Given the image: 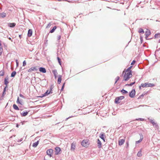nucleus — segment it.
Returning <instances> with one entry per match:
<instances>
[{
	"mask_svg": "<svg viewBox=\"0 0 160 160\" xmlns=\"http://www.w3.org/2000/svg\"><path fill=\"white\" fill-rule=\"evenodd\" d=\"M155 86V84L153 83H148V82L144 83H142L141 86L142 88L152 87Z\"/></svg>",
	"mask_w": 160,
	"mask_h": 160,
	"instance_id": "1",
	"label": "nucleus"
},
{
	"mask_svg": "<svg viewBox=\"0 0 160 160\" xmlns=\"http://www.w3.org/2000/svg\"><path fill=\"white\" fill-rule=\"evenodd\" d=\"M89 144V143L87 140H83L81 142V145L85 147H88Z\"/></svg>",
	"mask_w": 160,
	"mask_h": 160,
	"instance_id": "2",
	"label": "nucleus"
},
{
	"mask_svg": "<svg viewBox=\"0 0 160 160\" xmlns=\"http://www.w3.org/2000/svg\"><path fill=\"white\" fill-rule=\"evenodd\" d=\"M124 98V96H122L117 97L115 99V103L116 104L119 103L120 102V101H119L123 99Z\"/></svg>",
	"mask_w": 160,
	"mask_h": 160,
	"instance_id": "3",
	"label": "nucleus"
},
{
	"mask_svg": "<svg viewBox=\"0 0 160 160\" xmlns=\"http://www.w3.org/2000/svg\"><path fill=\"white\" fill-rule=\"evenodd\" d=\"M135 89H132L129 93V96L131 98H133L134 97L135 95Z\"/></svg>",
	"mask_w": 160,
	"mask_h": 160,
	"instance_id": "4",
	"label": "nucleus"
},
{
	"mask_svg": "<svg viewBox=\"0 0 160 160\" xmlns=\"http://www.w3.org/2000/svg\"><path fill=\"white\" fill-rule=\"evenodd\" d=\"M131 77H132L131 76H129V75H127L126 72L123 75L124 78L122 81H127Z\"/></svg>",
	"mask_w": 160,
	"mask_h": 160,
	"instance_id": "5",
	"label": "nucleus"
},
{
	"mask_svg": "<svg viewBox=\"0 0 160 160\" xmlns=\"http://www.w3.org/2000/svg\"><path fill=\"white\" fill-rule=\"evenodd\" d=\"M46 153L50 157H51L52 156L53 150L51 149H48Z\"/></svg>",
	"mask_w": 160,
	"mask_h": 160,
	"instance_id": "6",
	"label": "nucleus"
},
{
	"mask_svg": "<svg viewBox=\"0 0 160 160\" xmlns=\"http://www.w3.org/2000/svg\"><path fill=\"white\" fill-rule=\"evenodd\" d=\"M61 151V149L59 147H56L55 148V154L57 155L59 154Z\"/></svg>",
	"mask_w": 160,
	"mask_h": 160,
	"instance_id": "7",
	"label": "nucleus"
},
{
	"mask_svg": "<svg viewBox=\"0 0 160 160\" xmlns=\"http://www.w3.org/2000/svg\"><path fill=\"white\" fill-rule=\"evenodd\" d=\"M151 34V32L150 30H147L145 32V38L147 40H149L150 39L148 38V37Z\"/></svg>",
	"mask_w": 160,
	"mask_h": 160,
	"instance_id": "8",
	"label": "nucleus"
},
{
	"mask_svg": "<svg viewBox=\"0 0 160 160\" xmlns=\"http://www.w3.org/2000/svg\"><path fill=\"white\" fill-rule=\"evenodd\" d=\"M148 119L149 120L150 122L154 126H155V128H157L158 127V125L157 123L156 122H155L154 121H153V120L152 119H149V118H148Z\"/></svg>",
	"mask_w": 160,
	"mask_h": 160,
	"instance_id": "9",
	"label": "nucleus"
},
{
	"mask_svg": "<svg viewBox=\"0 0 160 160\" xmlns=\"http://www.w3.org/2000/svg\"><path fill=\"white\" fill-rule=\"evenodd\" d=\"M99 137L101 138L104 142H105V138L106 137L104 133H100Z\"/></svg>",
	"mask_w": 160,
	"mask_h": 160,
	"instance_id": "10",
	"label": "nucleus"
},
{
	"mask_svg": "<svg viewBox=\"0 0 160 160\" xmlns=\"http://www.w3.org/2000/svg\"><path fill=\"white\" fill-rule=\"evenodd\" d=\"M38 69H37L35 67H33L28 70V72H31L32 71H37Z\"/></svg>",
	"mask_w": 160,
	"mask_h": 160,
	"instance_id": "11",
	"label": "nucleus"
},
{
	"mask_svg": "<svg viewBox=\"0 0 160 160\" xmlns=\"http://www.w3.org/2000/svg\"><path fill=\"white\" fill-rule=\"evenodd\" d=\"M139 135L140 136V139L139 140L136 141V144H138V143H139L143 139V136L142 134L141 133H140Z\"/></svg>",
	"mask_w": 160,
	"mask_h": 160,
	"instance_id": "12",
	"label": "nucleus"
},
{
	"mask_svg": "<svg viewBox=\"0 0 160 160\" xmlns=\"http://www.w3.org/2000/svg\"><path fill=\"white\" fill-rule=\"evenodd\" d=\"M50 92H49V90H48L46 92L44 93V94H42V96H40L39 97L40 98H42L43 97H45L48 95L49 94H50Z\"/></svg>",
	"mask_w": 160,
	"mask_h": 160,
	"instance_id": "13",
	"label": "nucleus"
},
{
	"mask_svg": "<svg viewBox=\"0 0 160 160\" xmlns=\"http://www.w3.org/2000/svg\"><path fill=\"white\" fill-rule=\"evenodd\" d=\"M8 76H7L5 78L4 82V84L6 85L5 87H6V88H7L8 84L9 83V82L8 81Z\"/></svg>",
	"mask_w": 160,
	"mask_h": 160,
	"instance_id": "14",
	"label": "nucleus"
},
{
	"mask_svg": "<svg viewBox=\"0 0 160 160\" xmlns=\"http://www.w3.org/2000/svg\"><path fill=\"white\" fill-rule=\"evenodd\" d=\"M125 141V139H121L118 141V144L120 146L122 145Z\"/></svg>",
	"mask_w": 160,
	"mask_h": 160,
	"instance_id": "15",
	"label": "nucleus"
},
{
	"mask_svg": "<svg viewBox=\"0 0 160 160\" xmlns=\"http://www.w3.org/2000/svg\"><path fill=\"white\" fill-rule=\"evenodd\" d=\"M76 147L75 142H73L71 144V150L72 151H74Z\"/></svg>",
	"mask_w": 160,
	"mask_h": 160,
	"instance_id": "16",
	"label": "nucleus"
},
{
	"mask_svg": "<svg viewBox=\"0 0 160 160\" xmlns=\"http://www.w3.org/2000/svg\"><path fill=\"white\" fill-rule=\"evenodd\" d=\"M8 26L10 28H13L14 27L16 24L15 23H8Z\"/></svg>",
	"mask_w": 160,
	"mask_h": 160,
	"instance_id": "17",
	"label": "nucleus"
},
{
	"mask_svg": "<svg viewBox=\"0 0 160 160\" xmlns=\"http://www.w3.org/2000/svg\"><path fill=\"white\" fill-rule=\"evenodd\" d=\"M39 71L41 72H42L43 73H45L46 72V69L43 67H40L39 68Z\"/></svg>",
	"mask_w": 160,
	"mask_h": 160,
	"instance_id": "18",
	"label": "nucleus"
},
{
	"mask_svg": "<svg viewBox=\"0 0 160 160\" xmlns=\"http://www.w3.org/2000/svg\"><path fill=\"white\" fill-rule=\"evenodd\" d=\"M97 144L99 148H100L102 147V143L99 139H97Z\"/></svg>",
	"mask_w": 160,
	"mask_h": 160,
	"instance_id": "19",
	"label": "nucleus"
},
{
	"mask_svg": "<svg viewBox=\"0 0 160 160\" xmlns=\"http://www.w3.org/2000/svg\"><path fill=\"white\" fill-rule=\"evenodd\" d=\"M29 111H28V112L26 111V112H23L21 113V116L22 117H25L26 116H27L29 112Z\"/></svg>",
	"mask_w": 160,
	"mask_h": 160,
	"instance_id": "20",
	"label": "nucleus"
},
{
	"mask_svg": "<svg viewBox=\"0 0 160 160\" xmlns=\"http://www.w3.org/2000/svg\"><path fill=\"white\" fill-rule=\"evenodd\" d=\"M32 30L31 29H29L28 30V36L29 37H30L32 35Z\"/></svg>",
	"mask_w": 160,
	"mask_h": 160,
	"instance_id": "21",
	"label": "nucleus"
},
{
	"mask_svg": "<svg viewBox=\"0 0 160 160\" xmlns=\"http://www.w3.org/2000/svg\"><path fill=\"white\" fill-rule=\"evenodd\" d=\"M62 75H58V84H60L62 80Z\"/></svg>",
	"mask_w": 160,
	"mask_h": 160,
	"instance_id": "22",
	"label": "nucleus"
},
{
	"mask_svg": "<svg viewBox=\"0 0 160 160\" xmlns=\"http://www.w3.org/2000/svg\"><path fill=\"white\" fill-rule=\"evenodd\" d=\"M39 142V141H38L37 142H36L34 143H33L32 144V146L34 148L36 147L38 145V144Z\"/></svg>",
	"mask_w": 160,
	"mask_h": 160,
	"instance_id": "23",
	"label": "nucleus"
},
{
	"mask_svg": "<svg viewBox=\"0 0 160 160\" xmlns=\"http://www.w3.org/2000/svg\"><path fill=\"white\" fill-rule=\"evenodd\" d=\"M6 16V13L3 12L0 13V18H3Z\"/></svg>",
	"mask_w": 160,
	"mask_h": 160,
	"instance_id": "24",
	"label": "nucleus"
},
{
	"mask_svg": "<svg viewBox=\"0 0 160 160\" xmlns=\"http://www.w3.org/2000/svg\"><path fill=\"white\" fill-rule=\"evenodd\" d=\"M6 87H5L4 88V89H3V91L2 94V96L1 97L2 98H3L4 97L5 95L6 94L5 92H6Z\"/></svg>",
	"mask_w": 160,
	"mask_h": 160,
	"instance_id": "25",
	"label": "nucleus"
},
{
	"mask_svg": "<svg viewBox=\"0 0 160 160\" xmlns=\"http://www.w3.org/2000/svg\"><path fill=\"white\" fill-rule=\"evenodd\" d=\"M13 108L15 110H19V109L17 106L15 104H14L13 105Z\"/></svg>",
	"mask_w": 160,
	"mask_h": 160,
	"instance_id": "26",
	"label": "nucleus"
},
{
	"mask_svg": "<svg viewBox=\"0 0 160 160\" xmlns=\"http://www.w3.org/2000/svg\"><path fill=\"white\" fill-rule=\"evenodd\" d=\"M120 92L122 93L123 94H126V93H128V92L126 90L122 89V90H121L120 91Z\"/></svg>",
	"mask_w": 160,
	"mask_h": 160,
	"instance_id": "27",
	"label": "nucleus"
},
{
	"mask_svg": "<svg viewBox=\"0 0 160 160\" xmlns=\"http://www.w3.org/2000/svg\"><path fill=\"white\" fill-rule=\"evenodd\" d=\"M52 73L54 74V76H55V78H56L57 75L58 74V72H57V70H54L52 71Z\"/></svg>",
	"mask_w": 160,
	"mask_h": 160,
	"instance_id": "28",
	"label": "nucleus"
},
{
	"mask_svg": "<svg viewBox=\"0 0 160 160\" xmlns=\"http://www.w3.org/2000/svg\"><path fill=\"white\" fill-rule=\"evenodd\" d=\"M138 32L139 33H144L143 30L142 28H139Z\"/></svg>",
	"mask_w": 160,
	"mask_h": 160,
	"instance_id": "29",
	"label": "nucleus"
},
{
	"mask_svg": "<svg viewBox=\"0 0 160 160\" xmlns=\"http://www.w3.org/2000/svg\"><path fill=\"white\" fill-rule=\"evenodd\" d=\"M16 71H13L11 73V77H15V75H16Z\"/></svg>",
	"mask_w": 160,
	"mask_h": 160,
	"instance_id": "30",
	"label": "nucleus"
},
{
	"mask_svg": "<svg viewBox=\"0 0 160 160\" xmlns=\"http://www.w3.org/2000/svg\"><path fill=\"white\" fill-rule=\"evenodd\" d=\"M57 27L55 26H54L52 29L51 30H50L49 32L50 33H53L54 32L55 30L56 29Z\"/></svg>",
	"mask_w": 160,
	"mask_h": 160,
	"instance_id": "31",
	"label": "nucleus"
},
{
	"mask_svg": "<svg viewBox=\"0 0 160 160\" xmlns=\"http://www.w3.org/2000/svg\"><path fill=\"white\" fill-rule=\"evenodd\" d=\"M53 88V85H52L50 86L49 88V92H50V93H52V89Z\"/></svg>",
	"mask_w": 160,
	"mask_h": 160,
	"instance_id": "32",
	"label": "nucleus"
},
{
	"mask_svg": "<svg viewBox=\"0 0 160 160\" xmlns=\"http://www.w3.org/2000/svg\"><path fill=\"white\" fill-rule=\"evenodd\" d=\"M127 73H126V74L129 75V76H131V77L132 76V72L131 71H129L127 72Z\"/></svg>",
	"mask_w": 160,
	"mask_h": 160,
	"instance_id": "33",
	"label": "nucleus"
},
{
	"mask_svg": "<svg viewBox=\"0 0 160 160\" xmlns=\"http://www.w3.org/2000/svg\"><path fill=\"white\" fill-rule=\"evenodd\" d=\"M135 83V82H132L130 84H126V86H131L134 84Z\"/></svg>",
	"mask_w": 160,
	"mask_h": 160,
	"instance_id": "34",
	"label": "nucleus"
},
{
	"mask_svg": "<svg viewBox=\"0 0 160 160\" xmlns=\"http://www.w3.org/2000/svg\"><path fill=\"white\" fill-rule=\"evenodd\" d=\"M155 38H158L160 37V34L158 33H157L155 34L154 35Z\"/></svg>",
	"mask_w": 160,
	"mask_h": 160,
	"instance_id": "35",
	"label": "nucleus"
},
{
	"mask_svg": "<svg viewBox=\"0 0 160 160\" xmlns=\"http://www.w3.org/2000/svg\"><path fill=\"white\" fill-rule=\"evenodd\" d=\"M137 155L138 157H140L142 156V154L141 153V151H139L138 152V153L137 154Z\"/></svg>",
	"mask_w": 160,
	"mask_h": 160,
	"instance_id": "36",
	"label": "nucleus"
},
{
	"mask_svg": "<svg viewBox=\"0 0 160 160\" xmlns=\"http://www.w3.org/2000/svg\"><path fill=\"white\" fill-rule=\"evenodd\" d=\"M4 72L3 70L0 71V76H3L4 75Z\"/></svg>",
	"mask_w": 160,
	"mask_h": 160,
	"instance_id": "37",
	"label": "nucleus"
},
{
	"mask_svg": "<svg viewBox=\"0 0 160 160\" xmlns=\"http://www.w3.org/2000/svg\"><path fill=\"white\" fill-rule=\"evenodd\" d=\"M146 94V93H142V95H140L139 97L138 98V99H139L140 98H142L143 97H144V95H145Z\"/></svg>",
	"mask_w": 160,
	"mask_h": 160,
	"instance_id": "38",
	"label": "nucleus"
},
{
	"mask_svg": "<svg viewBox=\"0 0 160 160\" xmlns=\"http://www.w3.org/2000/svg\"><path fill=\"white\" fill-rule=\"evenodd\" d=\"M132 66H131L129 67H128L126 70V72H127L131 70V68H132Z\"/></svg>",
	"mask_w": 160,
	"mask_h": 160,
	"instance_id": "39",
	"label": "nucleus"
},
{
	"mask_svg": "<svg viewBox=\"0 0 160 160\" xmlns=\"http://www.w3.org/2000/svg\"><path fill=\"white\" fill-rule=\"evenodd\" d=\"M2 46L1 41L0 40V51L2 52Z\"/></svg>",
	"mask_w": 160,
	"mask_h": 160,
	"instance_id": "40",
	"label": "nucleus"
},
{
	"mask_svg": "<svg viewBox=\"0 0 160 160\" xmlns=\"http://www.w3.org/2000/svg\"><path fill=\"white\" fill-rule=\"evenodd\" d=\"M17 103H19L21 105H22V103L19 101V98L18 97V99H17Z\"/></svg>",
	"mask_w": 160,
	"mask_h": 160,
	"instance_id": "41",
	"label": "nucleus"
},
{
	"mask_svg": "<svg viewBox=\"0 0 160 160\" xmlns=\"http://www.w3.org/2000/svg\"><path fill=\"white\" fill-rule=\"evenodd\" d=\"M120 78L119 76H117L115 78L116 81L115 82V84L118 81L119 79Z\"/></svg>",
	"mask_w": 160,
	"mask_h": 160,
	"instance_id": "42",
	"label": "nucleus"
},
{
	"mask_svg": "<svg viewBox=\"0 0 160 160\" xmlns=\"http://www.w3.org/2000/svg\"><path fill=\"white\" fill-rule=\"evenodd\" d=\"M57 59H58V62L59 64L61 65V61L60 58H59V57H58L57 58Z\"/></svg>",
	"mask_w": 160,
	"mask_h": 160,
	"instance_id": "43",
	"label": "nucleus"
},
{
	"mask_svg": "<svg viewBox=\"0 0 160 160\" xmlns=\"http://www.w3.org/2000/svg\"><path fill=\"white\" fill-rule=\"evenodd\" d=\"M26 65V61L24 60L23 62V66H24Z\"/></svg>",
	"mask_w": 160,
	"mask_h": 160,
	"instance_id": "44",
	"label": "nucleus"
},
{
	"mask_svg": "<svg viewBox=\"0 0 160 160\" xmlns=\"http://www.w3.org/2000/svg\"><path fill=\"white\" fill-rule=\"evenodd\" d=\"M135 62H136V61L135 60H133L132 62H131V64L132 65H133L135 63Z\"/></svg>",
	"mask_w": 160,
	"mask_h": 160,
	"instance_id": "45",
	"label": "nucleus"
},
{
	"mask_svg": "<svg viewBox=\"0 0 160 160\" xmlns=\"http://www.w3.org/2000/svg\"><path fill=\"white\" fill-rule=\"evenodd\" d=\"M19 96L20 97H21V98H25V97L24 96H23V95H22L21 94H19Z\"/></svg>",
	"mask_w": 160,
	"mask_h": 160,
	"instance_id": "46",
	"label": "nucleus"
},
{
	"mask_svg": "<svg viewBox=\"0 0 160 160\" xmlns=\"http://www.w3.org/2000/svg\"><path fill=\"white\" fill-rule=\"evenodd\" d=\"M61 35H59L58 37V40H59L61 38Z\"/></svg>",
	"mask_w": 160,
	"mask_h": 160,
	"instance_id": "47",
	"label": "nucleus"
},
{
	"mask_svg": "<svg viewBox=\"0 0 160 160\" xmlns=\"http://www.w3.org/2000/svg\"><path fill=\"white\" fill-rule=\"evenodd\" d=\"M140 120V121H142L144 119L142 118H139L138 119H136V120Z\"/></svg>",
	"mask_w": 160,
	"mask_h": 160,
	"instance_id": "48",
	"label": "nucleus"
},
{
	"mask_svg": "<svg viewBox=\"0 0 160 160\" xmlns=\"http://www.w3.org/2000/svg\"><path fill=\"white\" fill-rule=\"evenodd\" d=\"M73 117L72 116H70V117H69L68 118H67L66 119H65V121H67L68 119L70 118H71V117Z\"/></svg>",
	"mask_w": 160,
	"mask_h": 160,
	"instance_id": "49",
	"label": "nucleus"
},
{
	"mask_svg": "<svg viewBox=\"0 0 160 160\" xmlns=\"http://www.w3.org/2000/svg\"><path fill=\"white\" fill-rule=\"evenodd\" d=\"M140 38L141 43H142V42L143 41L142 38L141 37Z\"/></svg>",
	"mask_w": 160,
	"mask_h": 160,
	"instance_id": "50",
	"label": "nucleus"
},
{
	"mask_svg": "<svg viewBox=\"0 0 160 160\" xmlns=\"http://www.w3.org/2000/svg\"><path fill=\"white\" fill-rule=\"evenodd\" d=\"M51 24L50 23H49L48 24L47 27H50L51 26Z\"/></svg>",
	"mask_w": 160,
	"mask_h": 160,
	"instance_id": "51",
	"label": "nucleus"
},
{
	"mask_svg": "<svg viewBox=\"0 0 160 160\" xmlns=\"http://www.w3.org/2000/svg\"><path fill=\"white\" fill-rule=\"evenodd\" d=\"M64 88V87L62 86V88L61 89V91H63V90Z\"/></svg>",
	"mask_w": 160,
	"mask_h": 160,
	"instance_id": "52",
	"label": "nucleus"
},
{
	"mask_svg": "<svg viewBox=\"0 0 160 160\" xmlns=\"http://www.w3.org/2000/svg\"><path fill=\"white\" fill-rule=\"evenodd\" d=\"M146 106V105H139V106L138 107H143L144 106Z\"/></svg>",
	"mask_w": 160,
	"mask_h": 160,
	"instance_id": "53",
	"label": "nucleus"
},
{
	"mask_svg": "<svg viewBox=\"0 0 160 160\" xmlns=\"http://www.w3.org/2000/svg\"><path fill=\"white\" fill-rule=\"evenodd\" d=\"M22 139H20L19 140H18V142H20L22 141Z\"/></svg>",
	"mask_w": 160,
	"mask_h": 160,
	"instance_id": "54",
	"label": "nucleus"
},
{
	"mask_svg": "<svg viewBox=\"0 0 160 160\" xmlns=\"http://www.w3.org/2000/svg\"><path fill=\"white\" fill-rule=\"evenodd\" d=\"M19 37L20 39H21V38H22V35H19Z\"/></svg>",
	"mask_w": 160,
	"mask_h": 160,
	"instance_id": "55",
	"label": "nucleus"
},
{
	"mask_svg": "<svg viewBox=\"0 0 160 160\" xmlns=\"http://www.w3.org/2000/svg\"><path fill=\"white\" fill-rule=\"evenodd\" d=\"M126 144H127V146L128 147V145H129V144H128V142H127L126 143Z\"/></svg>",
	"mask_w": 160,
	"mask_h": 160,
	"instance_id": "56",
	"label": "nucleus"
},
{
	"mask_svg": "<svg viewBox=\"0 0 160 160\" xmlns=\"http://www.w3.org/2000/svg\"><path fill=\"white\" fill-rule=\"evenodd\" d=\"M65 84V82L63 84L62 86L64 87Z\"/></svg>",
	"mask_w": 160,
	"mask_h": 160,
	"instance_id": "57",
	"label": "nucleus"
},
{
	"mask_svg": "<svg viewBox=\"0 0 160 160\" xmlns=\"http://www.w3.org/2000/svg\"><path fill=\"white\" fill-rule=\"evenodd\" d=\"M2 52V51H0V55H1Z\"/></svg>",
	"mask_w": 160,
	"mask_h": 160,
	"instance_id": "58",
	"label": "nucleus"
},
{
	"mask_svg": "<svg viewBox=\"0 0 160 160\" xmlns=\"http://www.w3.org/2000/svg\"><path fill=\"white\" fill-rule=\"evenodd\" d=\"M18 126H19V125L18 124H17V125H16V127H18Z\"/></svg>",
	"mask_w": 160,
	"mask_h": 160,
	"instance_id": "59",
	"label": "nucleus"
},
{
	"mask_svg": "<svg viewBox=\"0 0 160 160\" xmlns=\"http://www.w3.org/2000/svg\"><path fill=\"white\" fill-rule=\"evenodd\" d=\"M8 39L10 40H11V38H8Z\"/></svg>",
	"mask_w": 160,
	"mask_h": 160,
	"instance_id": "60",
	"label": "nucleus"
},
{
	"mask_svg": "<svg viewBox=\"0 0 160 160\" xmlns=\"http://www.w3.org/2000/svg\"><path fill=\"white\" fill-rule=\"evenodd\" d=\"M16 64H17V65L18 66V62H16Z\"/></svg>",
	"mask_w": 160,
	"mask_h": 160,
	"instance_id": "61",
	"label": "nucleus"
},
{
	"mask_svg": "<svg viewBox=\"0 0 160 160\" xmlns=\"http://www.w3.org/2000/svg\"><path fill=\"white\" fill-rule=\"evenodd\" d=\"M141 85L139 87V88L140 89H141Z\"/></svg>",
	"mask_w": 160,
	"mask_h": 160,
	"instance_id": "62",
	"label": "nucleus"
},
{
	"mask_svg": "<svg viewBox=\"0 0 160 160\" xmlns=\"http://www.w3.org/2000/svg\"><path fill=\"white\" fill-rule=\"evenodd\" d=\"M59 123H60V122H58V123H57L55 124V125H57V124H59Z\"/></svg>",
	"mask_w": 160,
	"mask_h": 160,
	"instance_id": "63",
	"label": "nucleus"
},
{
	"mask_svg": "<svg viewBox=\"0 0 160 160\" xmlns=\"http://www.w3.org/2000/svg\"><path fill=\"white\" fill-rule=\"evenodd\" d=\"M16 62H18V60H16Z\"/></svg>",
	"mask_w": 160,
	"mask_h": 160,
	"instance_id": "64",
	"label": "nucleus"
}]
</instances>
